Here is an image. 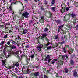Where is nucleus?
I'll return each mask as SVG.
<instances>
[{
	"label": "nucleus",
	"mask_w": 78,
	"mask_h": 78,
	"mask_svg": "<svg viewBox=\"0 0 78 78\" xmlns=\"http://www.w3.org/2000/svg\"><path fill=\"white\" fill-rule=\"evenodd\" d=\"M51 43L50 42H48L47 43L44 44V48H47L48 50H50L51 48V46L48 47L49 45H50Z\"/></svg>",
	"instance_id": "nucleus-1"
},
{
	"label": "nucleus",
	"mask_w": 78,
	"mask_h": 78,
	"mask_svg": "<svg viewBox=\"0 0 78 78\" xmlns=\"http://www.w3.org/2000/svg\"><path fill=\"white\" fill-rule=\"evenodd\" d=\"M71 16L73 20V22H74V23H76V15L73 13H72L71 14Z\"/></svg>",
	"instance_id": "nucleus-2"
},
{
	"label": "nucleus",
	"mask_w": 78,
	"mask_h": 78,
	"mask_svg": "<svg viewBox=\"0 0 78 78\" xmlns=\"http://www.w3.org/2000/svg\"><path fill=\"white\" fill-rule=\"evenodd\" d=\"M28 15H29V13L27 12H24L23 14V16L22 17V19H24V17L25 18H28Z\"/></svg>",
	"instance_id": "nucleus-3"
},
{
	"label": "nucleus",
	"mask_w": 78,
	"mask_h": 78,
	"mask_svg": "<svg viewBox=\"0 0 78 78\" xmlns=\"http://www.w3.org/2000/svg\"><path fill=\"white\" fill-rule=\"evenodd\" d=\"M7 53L9 54H8L7 55H5V58H9L10 57L11 55H12V54H14V52L11 51L10 50L8 51Z\"/></svg>",
	"instance_id": "nucleus-4"
},
{
	"label": "nucleus",
	"mask_w": 78,
	"mask_h": 78,
	"mask_svg": "<svg viewBox=\"0 0 78 78\" xmlns=\"http://www.w3.org/2000/svg\"><path fill=\"white\" fill-rule=\"evenodd\" d=\"M44 19V16H41V19L39 20V22L40 23H44L45 22V21Z\"/></svg>",
	"instance_id": "nucleus-5"
},
{
	"label": "nucleus",
	"mask_w": 78,
	"mask_h": 78,
	"mask_svg": "<svg viewBox=\"0 0 78 78\" xmlns=\"http://www.w3.org/2000/svg\"><path fill=\"white\" fill-rule=\"evenodd\" d=\"M73 74L74 77H78V75L76 70L73 71Z\"/></svg>",
	"instance_id": "nucleus-6"
},
{
	"label": "nucleus",
	"mask_w": 78,
	"mask_h": 78,
	"mask_svg": "<svg viewBox=\"0 0 78 78\" xmlns=\"http://www.w3.org/2000/svg\"><path fill=\"white\" fill-rule=\"evenodd\" d=\"M68 57H68V56L66 55H63L62 56V58L63 60H64V59H65L67 61V60H68Z\"/></svg>",
	"instance_id": "nucleus-7"
},
{
	"label": "nucleus",
	"mask_w": 78,
	"mask_h": 78,
	"mask_svg": "<svg viewBox=\"0 0 78 78\" xmlns=\"http://www.w3.org/2000/svg\"><path fill=\"white\" fill-rule=\"evenodd\" d=\"M10 48H11V50H14V49H17V47H16V46L13 44L10 45Z\"/></svg>",
	"instance_id": "nucleus-8"
},
{
	"label": "nucleus",
	"mask_w": 78,
	"mask_h": 78,
	"mask_svg": "<svg viewBox=\"0 0 78 78\" xmlns=\"http://www.w3.org/2000/svg\"><path fill=\"white\" fill-rule=\"evenodd\" d=\"M43 47V45L40 44V45L38 46L37 47V49L38 50H39V51H41V48H42Z\"/></svg>",
	"instance_id": "nucleus-9"
},
{
	"label": "nucleus",
	"mask_w": 78,
	"mask_h": 78,
	"mask_svg": "<svg viewBox=\"0 0 78 78\" xmlns=\"http://www.w3.org/2000/svg\"><path fill=\"white\" fill-rule=\"evenodd\" d=\"M58 61V62H59V60H58V59H57L56 58H54L51 62V63L52 64H55V61Z\"/></svg>",
	"instance_id": "nucleus-10"
},
{
	"label": "nucleus",
	"mask_w": 78,
	"mask_h": 78,
	"mask_svg": "<svg viewBox=\"0 0 78 78\" xmlns=\"http://www.w3.org/2000/svg\"><path fill=\"white\" fill-rule=\"evenodd\" d=\"M69 62L70 63L69 64V65L70 66H73V65L74 64V61H73V60H72V59H71L69 61Z\"/></svg>",
	"instance_id": "nucleus-11"
},
{
	"label": "nucleus",
	"mask_w": 78,
	"mask_h": 78,
	"mask_svg": "<svg viewBox=\"0 0 78 78\" xmlns=\"http://www.w3.org/2000/svg\"><path fill=\"white\" fill-rule=\"evenodd\" d=\"M69 68H68V69L69 70H72L73 69V68L75 67L74 66H70V65H69L68 66Z\"/></svg>",
	"instance_id": "nucleus-12"
},
{
	"label": "nucleus",
	"mask_w": 78,
	"mask_h": 78,
	"mask_svg": "<svg viewBox=\"0 0 78 78\" xmlns=\"http://www.w3.org/2000/svg\"><path fill=\"white\" fill-rule=\"evenodd\" d=\"M39 75H40V73H39V72H37L36 73H35V78H37V76H39Z\"/></svg>",
	"instance_id": "nucleus-13"
},
{
	"label": "nucleus",
	"mask_w": 78,
	"mask_h": 78,
	"mask_svg": "<svg viewBox=\"0 0 78 78\" xmlns=\"http://www.w3.org/2000/svg\"><path fill=\"white\" fill-rule=\"evenodd\" d=\"M51 9L53 11V12H55V11L56 12L57 10V8H56V7H52Z\"/></svg>",
	"instance_id": "nucleus-14"
},
{
	"label": "nucleus",
	"mask_w": 78,
	"mask_h": 78,
	"mask_svg": "<svg viewBox=\"0 0 78 78\" xmlns=\"http://www.w3.org/2000/svg\"><path fill=\"white\" fill-rule=\"evenodd\" d=\"M55 2L56 0H51V6L55 5Z\"/></svg>",
	"instance_id": "nucleus-15"
},
{
	"label": "nucleus",
	"mask_w": 78,
	"mask_h": 78,
	"mask_svg": "<svg viewBox=\"0 0 78 78\" xmlns=\"http://www.w3.org/2000/svg\"><path fill=\"white\" fill-rule=\"evenodd\" d=\"M2 66L3 67H4V66H6V64H5L6 62L5 60H2Z\"/></svg>",
	"instance_id": "nucleus-16"
},
{
	"label": "nucleus",
	"mask_w": 78,
	"mask_h": 78,
	"mask_svg": "<svg viewBox=\"0 0 78 78\" xmlns=\"http://www.w3.org/2000/svg\"><path fill=\"white\" fill-rule=\"evenodd\" d=\"M63 51L65 53H67L68 52V51L67 50V48L65 47L63 48Z\"/></svg>",
	"instance_id": "nucleus-17"
},
{
	"label": "nucleus",
	"mask_w": 78,
	"mask_h": 78,
	"mask_svg": "<svg viewBox=\"0 0 78 78\" xmlns=\"http://www.w3.org/2000/svg\"><path fill=\"white\" fill-rule=\"evenodd\" d=\"M63 72H65L66 73H67L69 72V70L67 68H65L64 70H63Z\"/></svg>",
	"instance_id": "nucleus-18"
},
{
	"label": "nucleus",
	"mask_w": 78,
	"mask_h": 78,
	"mask_svg": "<svg viewBox=\"0 0 78 78\" xmlns=\"http://www.w3.org/2000/svg\"><path fill=\"white\" fill-rule=\"evenodd\" d=\"M14 55L17 56V57H19V51H17L16 52H14Z\"/></svg>",
	"instance_id": "nucleus-19"
},
{
	"label": "nucleus",
	"mask_w": 78,
	"mask_h": 78,
	"mask_svg": "<svg viewBox=\"0 0 78 78\" xmlns=\"http://www.w3.org/2000/svg\"><path fill=\"white\" fill-rule=\"evenodd\" d=\"M14 66H16L17 67H18V69H19V64L18 62H16L14 64Z\"/></svg>",
	"instance_id": "nucleus-20"
},
{
	"label": "nucleus",
	"mask_w": 78,
	"mask_h": 78,
	"mask_svg": "<svg viewBox=\"0 0 78 78\" xmlns=\"http://www.w3.org/2000/svg\"><path fill=\"white\" fill-rule=\"evenodd\" d=\"M27 30H26V29H25L23 30V31L22 32V34H26L27 33Z\"/></svg>",
	"instance_id": "nucleus-21"
},
{
	"label": "nucleus",
	"mask_w": 78,
	"mask_h": 78,
	"mask_svg": "<svg viewBox=\"0 0 78 78\" xmlns=\"http://www.w3.org/2000/svg\"><path fill=\"white\" fill-rule=\"evenodd\" d=\"M9 41L11 43H12V44H15L16 43L15 41L12 39L9 40Z\"/></svg>",
	"instance_id": "nucleus-22"
},
{
	"label": "nucleus",
	"mask_w": 78,
	"mask_h": 78,
	"mask_svg": "<svg viewBox=\"0 0 78 78\" xmlns=\"http://www.w3.org/2000/svg\"><path fill=\"white\" fill-rule=\"evenodd\" d=\"M48 29L46 27L44 29V33H47V32H48Z\"/></svg>",
	"instance_id": "nucleus-23"
},
{
	"label": "nucleus",
	"mask_w": 78,
	"mask_h": 78,
	"mask_svg": "<svg viewBox=\"0 0 78 78\" xmlns=\"http://www.w3.org/2000/svg\"><path fill=\"white\" fill-rule=\"evenodd\" d=\"M50 59V55H48L45 58V60L47 61V59Z\"/></svg>",
	"instance_id": "nucleus-24"
},
{
	"label": "nucleus",
	"mask_w": 78,
	"mask_h": 78,
	"mask_svg": "<svg viewBox=\"0 0 78 78\" xmlns=\"http://www.w3.org/2000/svg\"><path fill=\"white\" fill-rule=\"evenodd\" d=\"M33 23H34V20H30L29 21V25H30L32 24H33Z\"/></svg>",
	"instance_id": "nucleus-25"
},
{
	"label": "nucleus",
	"mask_w": 78,
	"mask_h": 78,
	"mask_svg": "<svg viewBox=\"0 0 78 78\" xmlns=\"http://www.w3.org/2000/svg\"><path fill=\"white\" fill-rule=\"evenodd\" d=\"M59 35H57L55 36V39H59Z\"/></svg>",
	"instance_id": "nucleus-26"
},
{
	"label": "nucleus",
	"mask_w": 78,
	"mask_h": 78,
	"mask_svg": "<svg viewBox=\"0 0 78 78\" xmlns=\"http://www.w3.org/2000/svg\"><path fill=\"white\" fill-rule=\"evenodd\" d=\"M59 62V65H62V64H63L64 62H63V61H60V62Z\"/></svg>",
	"instance_id": "nucleus-27"
},
{
	"label": "nucleus",
	"mask_w": 78,
	"mask_h": 78,
	"mask_svg": "<svg viewBox=\"0 0 78 78\" xmlns=\"http://www.w3.org/2000/svg\"><path fill=\"white\" fill-rule=\"evenodd\" d=\"M70 24H68V25L67 26V27L68 28L69 30H71L72 28V26H70Z\"/></svg>",
	"instance_id": "nucleus-28"
},
{
	"label": "nucleus",
	"mask_w": 78,
	"mask_h": 78,
	"mask_svg": "<svg viewBox=\"0 0 78 78\" xmlns=\"http://www.w3.org/2000/svg\"><path fill=\"white\" fill-rule=\"evenodd\" d=\"M65 48H68V49H69V48H70V46H69V45H66L65 46Z\"/></svg>",
	"instance_id": "nucleus-29"
},
{
	"label": "nucleus",
	"mask_w": 78,
	"mask_h": 78,
	"mask_svg": "<svg viewBox=\"0 0 78 78\" xmlns=\"http://www.w3.org/2000/svg\"><path fill=\"white\" fill-rule=\"evenodd\" d=\"M56 22L57 23H58V24L61 23V21L59 20H57Z\"/></svg>",
	"instance_id": "nucleus-30"
},
{
	"label": "nucleus",
	"mask_w": 78,
	"mask_h": 78,
	"mask_svg": "<svg viewBox=\"0 0 78 78\" xmlns=\"http://www.w3.org/2000/svg\"><path fill=\"white\" fill-rule=\"evenodd\" d=\"M42 35V36L43 37H45L47 36L48 35L47 33H43Z\"/></svg>",
	"instance_id": "nucleus-31"
},
{
	"label": "nucleus",
	"mask_w": 78,
	"mask_h": 78,
	"mask_svg": "<svg viewBox=\"0 0 78 78\" xmlns=\"http://www.w3.org/2000/svg\"><path fill=\"white\" fill-rule=\"evenodd\" d=\"M5 56V55L3 53H2L0 55V58H2L3 56Z\"/></svg>",
	"instance_id": "nucleus-32"
},
{
	"label": "nucleus",
	"mask_w": 78,
	"mask_h": 78,
	"mask_svg": "<svg viewBox=\"0 0 78 78\" xmlns=\"http://www.w3.org/2000/svg\"><path fill=\"white\" fill-rule=\"evenodd\" d=\"M30 72V69H27L26 71V73L27 74H29Z\"/></svg>",
	"instance_id": "nucleus-33"
},
{
	"label": "nucleus",
	"mask_w": 78,
	"mask_h": 78,
	"mask_svg": "<svg viewBox=\"0 0 78 78\" xmlns=\"http://www.w3.org/2000/svg\"><path fill=\"white\" fill-rule=\"evenodd\" d=\"M73 49H72V48H71L70 49V52H69V54H71L72 53H73Z\"/></svg>",
	"instance_id": "nucleus-34"
},
{
	"label": "nucleus",
	"mask_w": 78,
	"mask_h": 78,
	"mask_svg": "<svg viewBox=\"0 0 78 78\" xmlns=\"http://www.w3.org/2000/svg\"><path fill=\"white\" fill-rule=\"evenodd\" d=\"M37 18L36 16H32V19L33 20H35V19H37Z\"/></svg>",
	"instance_id": "nucleus-35"
},
{
	"label": "nucleus",
	"mask_w": 78,
	"mask_h": 78,
	"mask_svg": "<svg viewBox=\"0 0 78 78\" xmlns=\"http://www.w3.org/2000/svg\"><path fill=\"white\" fill-rule=\"evenodd\" d=\"M4 44H5V41H2L0 43V45H3Z\"/></svg>",
	"instance_id": "nucleus-36"
},
{
	"label": "nucleus",
	"mask_w": 78,
	"mask_h": 78,
	"mask_svg": "<svg viewBox=\"0 0 78 78\" xmlns=\"http://www.w3.org/2000/svg\"><path fill=\"white\" fill-rule=\"evenodd\" d=\"M48 14L50 15V17H52V13L50 11L48 12Z\"/></svg>",
	"instance_id": "nucleus-37"
},
{
	"label": "nucleus",
	"mask_w": 78,
	"mask_h": 78,
	"mask_svg": "<svg viewBox=\"0 0 78 78\" xmlns=\"http://www.w3.org/2000/svg\"><path fill=\"white\" fill-rule=\"evenodd\" d=\"M65 37V36L64 35H63L61 37V39L62 41H64V38Z\"/></svg>",
	"instance_id": "nucleus-38"
},
{
	"label": "nucleus",
	"mask_w": 78,
	"mask_h": 78,
	"mask_svg": "<svg viewBox=\"0 0 78 78\" xmlns=\"http://www.w3.org/2000/svg\"><path fill=\"white\" fill-rule=\"evenodd\" d=\"M8 34L5 35L3 37V38L4 39H5V38H8Z\"/></svg>",
	"instance_id": "nucleus-39"
},
{
	"label": "nucleus",
	"mask_w": 78,
	"mask_h": 78,
	"mask_svg": "<svg viewBox=\"0 0 78 78\" xmlns=\"http://www.w3.org/2000/svg\"><path fill=\"white\" fill-rule=\"evenodd\" d=\"M64 27V25H61L59 27V29H61Z\"/></svg>",
	"instance_id": "nucleus-40"
},
{
	"label": "nucleus",
	"mask_w": 78,
	"mask_h": 78,
	"mask_svg": "<svg viewBox=\"0 0 78 78\" xmlns=\"http://www.w3.org/2000/svg\"><path fill=\"white\" fill-rule=\"evenodd\" d=\"M7 45H9V46H10V45H11L12 44H11V43H10V41H9L7 43Z\"/></svg>",
	"instance_id": "nucleus-41"
},
{
	"label": "nucleus",
	"mask_w": 78,
	"mask_h": 78,
	"mask_svg": "<svg viewBox=\"0 0 78 78\" xmlns=\"http://www.w3.org/2000/svg\"><path fill=\"white\" fill-rule=\"evenodd\" d=\"M75 6L76 7H78V2H76L75 3Z\"/></svg>",
	"instance_id": "nucleus-42"
},
{
	"label": "nucleus",
	"mask_w": 78,
	"mask_h": 78,
	"mask_svg": "<svg viewBox=\"0 0 78 78\" xmlns=\"http://www.w3.org/2000/svg\"><path fill=\"white\" fill-rule=\"evenodd\" d=\"M23 10H24V7H23L22 9L21 10V11L20 10V14H22V13H21V12H22V11H23Z\"/></svg>",
	"instance_id": "nucleus-43"
},
{
	"label": "nucleus",
	"mask_w": 78,
	"mask_h": 78,
	"mask_svg": "<svg viewBox=\"0 0 78 78\" xmlns=\"http://www.w3.org/2000/svg\"><path fill=\"white\" fill-rule=\"evenodd\" d=\"M47 61H48V63H50L51 61V59L50 58H49V59H47Z\"/></svg>",
	"instance_id": "nucleus-44"
},
{
	"label": "nucleus",
	"mask_w": 78,
	"mask_h": 78,
	"mask_svg": "<svg viewBox=\"0 0 78 78\" xmlns=\"http://www.w3.org/2000/svg\"><path fill=\"white\" fill-rule=\"evenodd\" d=\"M31 55H34V54L35 53V52L34 51H31Z\"/></svg>",
	"instance_id": "nucleus-45"
},
{
	"label": "nucleus",
	"mask_w": 78,
	"mask_h": 78,
	"mask_svg": "<svg viewBox=\"0 0 78 78\" xmlns=\"http://www.w3.org/2000/svg\"><path fill=\"white\" fill-rule=\"evenodd\" d=\"M26 48H28L29 47H30V46L28 45V44H27L26 46Z\"/></svg>",
	"instance_id": "nucleus-46"
},
{
	"label": "nucleus",
	"mask_w": 78,
	"mask_h": 78,
	"mask_svg": "<svg viewBox=\"0 0 78 78\" xmlns=\"http://www.w3.org/2000/svg\"><path fill=\"white\" fill-rule=\"evenodd\" d=\"M39 78H43V74H41L40 75V76L39 77Z\"/></svg>",
	"instance_id": "nucleus-47"
},
{
	"label": "nucleus",
	"mask_w": 78,
	"mask_h": 78,
	"mask_svg": "<svg viewBox=\"0 0 78 78\" xmlns=\"http://www.w3.org/2000/svg\"><path fill=\"white\" fill-rule=\"evenodd\" d=\"M31 75L32 76H34L35 77V73H31Z\"/></svg>",
	"instance_id": "nucleus-48"
},
{
	"label": "nucleus",
	"mask_w": 78,
	"mask_h": 78,
	"mask_svg": "<svg viewBox=\"0 0 78 78\" xmlns=\"http://www.w3.org/2000/svg\"><path fill=\"white\" fill-rule=\"evenodd\" d=\"M69 8H70L69 7H66V11H69Z\"/></svg>",
	"instance_id": "nucleus-49"
},
{
	"label": "nucleus",
	"mask_w": 78,
	"mask_h": 78,
	"mask_svg": "<svg viewBox=\"0 0 78 78\" xmlns=\"http://www.w3.org/2000/svg\"><path fill=\"white\" fill-rule=\"evenodd\" d=\"M5 48H7V47H10V46H8V45H6V44H5Z\"/></svg>",
	"instance_id": "nucleus-50"
},
{
	"label": "nucleus",
	"mask_w": 78,
	"mask_h": 78,
	"mask_svg": "<svg viewBox=\"0 0 78 78\" xmlns=\"http://www.w3.org/2000/svg\"><path fill=\"white\" fill-rule=\"evenodd\" d=\"M26 61L27 62V64H28V63H29V62H28V58L26 59Z\"/></svg>",
	"instance_id": "nucleus-51"
},
{
	"label": "nucleus",
	"mask_w": 78,
	"mask_h": 78,
	"mask_svg": "<svg viewBox=\"0 0 78 78\" xmlns=\"http://www.w3.org/2000/svg\"><path fill=\"white\" fill-rule=\"evenodd\" d=\"M17 38H18V39L19 40H20V39H21V38H20V36L19 35H18Z\"/></svg>",
	"instance_id": "nucleus-52"
},
{
	"label": "nucleus",
	"mask_w": 78,
	"mask_h": 78,
	"mask_svg": "<svg viewBox=\"0 0 78 78\" xmlns=\"http://www.w3.org/2000/svg\"><path fill=\"white\" fill-rule=\"evenodd\" d=\"M65 43V41H63L61 42V43H60L61 44V45H62L63 44H64Z\"/></svg>",
	"instance_id": "nucleus-53"
},
{
	"label": "nucleus",
	"mask_w": 78,
	"mask_h": 78,
	"mask_svg": "<svg viewBox=\"0 0 78 78\" xmlns=\"http://www.w3.org/2000/svg\"><path fill=\"white\" fill-rule=\"evenodd\" d=\"M75 54H73L71 55L72 58H73V57H75Z\"/></svg>",
	"instance_id": "nucleus-54"
},
{
	"label": "nucleus",
	"mask_w": 78,
	"mask_h": 78,
	"mask_svg": "<svg viewBox=\"0 0 78 78\" xmlns=\"http://www.w3.org/2000/svg\"><path fill=\"white\" fill-rule=\"evenodd\" d=\"M3 54L5 56V55H6V51H3Z\"/></svg>",
	"instance_id": "nucleus-55"
},
{
	"label": "nucleus",
	"mask_w": 78,
	"mask_h": 78,
	"mask_svg": "<svg viewBox=\"0 0 78 78\" xmlns=\"http://www.w3.org/2000/svg\"><path fill=\"white\" fill-rule=\"evenodd\" d=\"M44 37L42 36V37H41V39H42V40H43V41H45V40H44Z\"/></svg>",
	"instance_id": "nucleus-56"
},
{
	"label": "nucleus",
	"mask_w": 78,
	"mask_h": 78,
	"mask_svg": "<svg viewBox=\"0 0 78 78\" xmlns=\"http://www.w3.org/2000/svg\"><path fill=\"white\" fill-rule=\"evenodd\" d=\"M25 57V55H24L23 54H22L21 56V58H23V57Z\"/></svg>",
	"instance_id": "nucleus-57"
},
{
	"label": "nucleus",
	"mask_w": 78,
	"mask_h": 78,
	"mask_svg": "<svg viewBox=\"0 0 78 78\" xmlns=\"http://www.w3.org/2000/svg\"><path fill=\"white\" fill-rule=\"evenodd\" d=\"M30 57L31 58H34V55H32L30 56Z\"/></svg>",
	"instance_id": "nucleus-58"
},
{
	"label": "nucleus",
	"mask_w": 78,
	"mask_h": 78,
	"mask_svg": "<svg viewBox=\"0 0 78 78\" xmlns=\"http://www.w3.org/2000/svg\"><path fill=\"white\" fill-rule=\"evenodd\" d=\"M46 40L47 42H49V40H48V39H47V38H46Z\"/></svg>",
	"instance_id": "nucleus-59"
},
{
	"label": "nucleus",
	"mask_w": 78,
	"mask_h": 78,
	"mask_svg": "<svg viewBox=\"0 0 78 78\" xmlns=\"http://www.w3.org/2000/svg\"><path fill=\"white\" fill-rule=\"evenodd\" d=\"M44 78H48V77L45 75H44Z\"/></svg>",
	"instance_id": "nucleus-60"
},
{
	"label": "nucleus",
	"mask_w": 78,
	"mask_h": 78,
	"mask_svg": "<svg viewBox=\"0 0 78 78\" xmlns=\"http://www.w3.org/2000/svg\"><path fill=\"white\" fill-rule=\"evenodd\" d=\"M47 1L46 0L45 1L44 4L47 5Z\"/></svg>",
	"instance_id": "nucleus-61"
},
{
	"label": "nucleus",
	"mask_w": 78,
	"mask_h": 78,
	"mask_svg": "<svg viewBox=\"0 0 78 78\" xmlns=\"http://www.w3.org/2000/svg\"><path fill=\"white\" fill-rule=\"evenodd\" d=\"M15 70L16 71V72H17V71H18V69H17V68H16L15 69Z\"/></svg>",
	"instance_id": "nucleus-62"
},
{
	"label": "nucleus",
	"mask_w": 78,
	"mask_h": 78,
	"mask_svg": "<svg viewBox=\"0 0 78 78\" xmlns=\"http://www.w3.org/2000/svg\"><path fill=\"white\" fill-rule=\"evenodd\" d=\"M9 8L10 9V10H12V8H11V6H10Z\"/></svg>",
	"instance_id": "nucleus-63"
},
{
	"label": "nucleus",
	"mask_w": 78,
	"mask_h": 78,
	"mask_svg": "<svg viewBox=\"0 0 78 78\" xmlns=\"http://www.w3.org/2000/svg\"><path fill=\"white\" fill-rule=\"evenodd\" d=\"M3 16V14L2 13H1L0 14V17H2Z\"/></svg>",
	"instance_id": "nucleus-64"
}]
</instances>
